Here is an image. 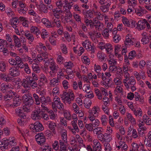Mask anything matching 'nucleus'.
<instances>
[{"label":"nucleus","instance_id":"f257e3e1","mask_svg":"<svg viewBox=\"0 0 151 151\" xmlns=\"http://www.w3.org/2000/svg\"><path fill=\"white\" fill-rule=\"evenodd\" d=\"M60 96L64 102L68 104H70L71 101L74 99L73 93L69 91H64L63 94Z\"/></svg>","mask_w":151,"mask_h":151},{"label":"nucleus","instance_id":"f03ea898","mask_svg":"<svg viewBox=\"0 0 151 151\" xmlns=\"http://www.w3.org/2000/svg\"><path fill=\"white\" fill-rule=\"evenodd\" d=\"M54 102L52 103V106L53 109L57 108L60 110H63L64 106L61 103L60 99L58 96H55L54 99Z\"/></svg>","mask_w":151,"mask_h":151},{"label":"nucleus","instance_id":"7ed1b4c3","mask_svg":"<svg viewBox=\"0 0 151 151\" xmlns=\"http://www.w3.org/2000/svg\"><path fill=\"white\" fill-rule=\"evenodd\" d=\"M22 98L25 105L28 107H31L34 104V102L32 96H27V94L23 95Z\"/></svg>","mask_w":151,"mask_h":151},{"label":"nucleus","instance_id":"20e7f679","mask_svg":"<svg viewBox=\"0 0 151 151\" xmlns=\"http://www.w3.org/2000/svg\"><path fill=\"white\" fill-rule=\"evenodd\" d=\"M42 111L40 109L34 110L32 113L31 117L34 120H39L42 117Z\"/></svg>","mask_w":151,"mask_h":151},{"label":"nucleus","instance_id":"39448f33","mask_svg":"<svg viewBox=\"0 0 151 151\" xmlns=\"http://www.w3.org/2000/svg\"><path fill=\"white\" fill-rule=\"evenodd\" d=\"M122 22L125 26L132 28L134 27L137 24L135 21L128 19L124 17H122Z\"/></svg>","mask_w":151,"mask_h":151},{"label":"nucleus","instance_id":"423d86ee","mask_svg":"<svg viewBox=\"0 0 151 151\" xmlns=\"http://www.w3.org/2000/svg\"><path fill=\"white\" fill-rule=\"evenodd\" d=\"M99 140L103 143H109L112 139L111 135L106 133H102L98 138Z\"/></svg>","mask_w":151,"mask_h":151},{"label":"nucleus","instance_id":"0eeeda50","mask_svg":"<svg viewBox=\"0 0 151 151\" xmlns=\"http://www.w3.org/2000/svg\"><path fill=\"white\" fill-rule=\"evenodd\" d=\"M1 90L3 93H8L12 91L13 86L11 84H2L1 85Z\"/></svg>","mask_w":151,"mask_h":151},{"label":"nucleus","instance_id":"6e6552de","mask_svg":"<svg viewBox=\"0 0 151 151\" xmlns=\"http://www.w3.org/2000/svg\"><path fill=\"white\" fill-rule=\"evenodd\" d=\"M135 42L134 38L129 35H127L126 37L125 41L124 42V44L126 46L129 47L130 45H133Z\"/></svg>","mask_w":151,"mask_h":151},{"label":"nucleus","instance_id":"1a4fd4ad","mask_svg":"<svg viewBox=\"0 0 151 151\" xmlns=\"http://www.w3.org/2000/svg\"><path fill=\"white\" fill-rule=\"evenodd\" d=\"M35 137L36 141L39 144L42 145L45 142V135L42 132L37 134Z\"/></svg>","mask_w":151,"mask_h":151},{"label":"nucleus","instance_id":"9d476101","mask_svg":"<svg viewBox=\"0 0 151 151\" xmlns=\"http://www.w3.org/2000/svg\"><path fill=\"white\" fill-rule=\"evenodd\" d=\"M22 86L24 88L28 89L30 88L31 86V83L33 82L32 79H31L30 77L24 79L22 80Z\"/></svg>","mask_w":151,"mask_h":151},{"label":"nucleus","instance_id":"9b49d317","mask_svg":"<svg viewBox=\"0 0 151 151\" xmlns=\"http://www.w3.org/2000/svg\"><path fill=\"white\" fill-rule=\"evenodd\" d=\"M142 38L141 41L143 44H146L148 43L151 39V35L145 32L142 33Z\"/></svg>","mask_w":151,"mask_h":151},{"label":"nucleus","instance_id":"f8f14e48","mask_svg":"<svg viewBox=\"0 0 151 151\" xmlns=\"http://www.w3.org/2000/svg\"><path fill=\"white\" fill-rule=\"evenodd\" d=\"M9 74L13 77L17 76L20 74V71L19 69L15 66L9 69Z\"/></svg>","mask_w":151,"mask_h":151},{"label":"nucleus","instance_id":"ddd939ff","mask_svg":"<svg viewBox=\"0 0 151 151\" xmlns=\"http://www.w3.org/2000/svg\"><path fill=\"white\" fill-rule=\"evenodd\" d=\"M4 96V99L6 101L10 100L17 96V94L16 92L13 91L8 92Z\"/></svg>","mask_w":151,"mask_h":151},{"label":"nucleus","instance_id":"4468645a","mask_svg":"<svg viewBox=\"0 0 151 151\" xmlns=\"http://www.w3.org/2000/svg\"><path fill=\"white\" fill-rule=\"evenodd\" d=\"M123 83L126 88L128 89L130 86H133V85H135L136 81L133 77L130 76V79L127 81L124 82Z\"/></svg>","mask_w":151,"mask_h":151},{"label":"nucleus","instance_id":"2eb2a0df","mask_svg":"<svg viewBox=\"0 0 151 151\" xmlns=\"http://www.w3.org/2000/svg\"><path fill=\"white\" fill-rule=\"evenodd\" d=\"M43 129L44 128L42 124L39 122L37 121L35 122V129L33 132H41Z\"/></svg>","mask_w":151,"mask_h":151},{"label":"nucleus","instance_id":"dca6fc26","mask_svg":"<svg viewBox=\"0 0 151 151\" xmlns=\"http://www.w3.org/2000/svg\"><path fill=\"white\" fill-rule=\"evenodd\" d=\"M40 104L41 103L42 104L46 106L48 102H50L51 101L50 98L49 96H47L45 98L44 96H42L40 97Z\"/></svg>","mask_w":151,"mask_h":151},{"label":"nucleus","instance_id":"f3484780","mask_svg":"<svg viewBox=\"0 0 151 151\" xmlns=\"http://www.w3.org/2000/svg\"><path fill=\"white\" fill-rule=\"evenodd\" d=\"M60 82L59 76H57V78H54L50 80V85L52 86H56L59 85Z\"/></svg>","mask_w":151,"mask_h":151},{"label":"nucleus","instance_id":"a211bd4d","mask_svg":"<svg viewBox=\"0 0 151 151\" xmlns=\"http://www.w3.org/2000/svg\"><path fill=\"white\" fill-rule=\"evenodd\" d=\"M93 132L94 134L97 135V138H98L100 137V134L103 133L104 129L101 127H97L94 129Z\"/></svg>","mask_w":151,"mask_h":151},{"label":"nucleus","instance_id":"6ab92c4d","mask_svg":"<svg viewBox=\"0 0 151 151\" xmlns=\"http://www.w3.org/2000/svg\"><path fill=\"white\" fill-rule=\"evenodd\" d=\"M30 31L33 33L38 38L39 35L40 34L41 32L39 29L36 27L32 26L31 27Z\"/></svg>","mask_w":151,"mask_h":151},{"label":"nucleus","instance_id":"aec40b11","mask_svg":"<svg viewBox=\"0 0 151 151\" xmlns=\"http://www.w3.org/2000/svg\"><path fill=\"white\" fill-rule=\"evenodd\" d=\"M48 127L52 131V132L54 134L56 133L55 127L56 126V124L55 122L50 121L48 122Z\"/></svg>","mask_w":151,"mask_h":151},{"label":"nucleus","instance_id":"412c9836","mask_svg":"<svg viewBox=\"0 0 151 151\" xmlns=\"http://www.w3.org/2000/svg\"><path fill=\"white\" fill-rule=\"evenodd\" d=\"M49 68L51 70L57 72L59 70V67L53 61L50 62L49 65Z\"/></svg>","mask_w":151,"mask_h":151},{"label":"nucleus","instance_id":"4be33fe9","mask_svg":"<svg viewBox=\"0 0 151 151\" xmlns=\"http://www.w3.org/2000/svg\"><path fill=\"white\" fill-rule=\"evenodd\" d=\"M94 15L96 16V17L94 19L100 20H102L103 19L104 15L102 14L100 12L97 11L93 10Z\"/></svg>","mask_w":151,"mask_h":151},{"label":"nucleus","instance_id":"5701e85b","mask_svg":"<svg viewBox=\"0 0 151 151\" xmlns=\"http://www.w3.org/2000/svg\"><path fill=\"white\" fill-rule=\"evenodd\" d=\"M82 82L79 80L78 81L77 83L76 81H73L72 84V86L74 89L77 90L79 87L80 89H81L82 88Z\"/></svg>","mask_w":151,"mask_h":151},{"label":"nucleus","instance_id":"b1692460","mask_svg":"<svg viewBox=\"0 0 151 151\" xmlns=\"http://www.w3.org/2000/svg\"><path fill=\"white\" fill-rule=\"evenodd\" d=\"M93 21L94 22L95 27L99 31H101L103 27V24L98 20H96L95 19H93Z\"/></svg>","mask_w":151,"mask_h":151},{"label":"nucleus","instance_id":"393cba45","mask_svg":"<svg viewBox=\"0 0 151 151\" xmlns=\"http://www.w3.org/2000/svg\"><path fill=\"white\" fill-rule=\"evenodd\" d=\"M13 99L14 101L12 105L14 108L19 106L21 104V100L17 96L14 98Z\"/></svg>","mask_w":151,"mask_h":151},{"label":"nucleus","instance_id":"a878e982","mask_svg":"<svg viewBox=\"0 0 151 151\" xmlns=\"http://www.w3.org/2000/svg\"><path fill=\"white\" fill-rule=\"evenodd\" d=\"M145 22L143 19L139 20L137 23V26L139 30H143L145 27Z\"/></svg>","mask_w":151,"mask_h":151},{"label":"nucleus","instance_id":"bb28decb","mask_svg":"<svg viewBox=\"0 0 151 151\" xmlns=\"http://www.w3.org/2000/svg\"><path fill=\"white\" fill-rule=\"evenodd\" d=\"M60 135L62 140L67 143V131L65 129H63L60 132Z\"/></svg>","mask_w":151,"mask_h":151},{"label":"nucleus","instance_id":"cd10ccee","mask_svg":"<svg viewBox=\"0 0 151 151\" xmlns=\"http://www.w3.org/2000/svg\"><path fill=\"white\" fill-rule=\"evenodd\" d=\"M14 40V46L16 47H20L21 46V43L19 39L16 35H13Z\"/></svg>","mask_w":151,"mask_h":151},{"label":"nucleus","instance_id":"c85d7f7f","mask_svg":"<svg viewBox=\"0 0 151 151\" xmlns=\"http://www.w3.org/2000/svg\"><path fill=\"white\" fill-rule=\"evenodd\" d=\"M15 111L16 114L19 116L22 117L23 118H26L27 116L25 114L23 113L22 108L18 107L16 109Z\"/></svg>","mask_w":151,"mask_h":151},{"label":"nucleus","instance_id":"c756f323","mask_svg":"<svg viewBox=\"0 0 151 151\" xmlns=\"http://www.w3.org/2000/svg\"><path fill=\"white\" fill-rule=\"evenodd\" d=\"M7 143L9 147H15L17 145V142L15 138L12 137L10 139V137L8 140Z\"/></svg>","mask_w":151,"mask_h":151},{"label":"nucleus","instance_id":"7c9ffc66","mask_svg":"<svg viewBox=\"0 0 151 151\" xmlns=\"http://www.w3.org/2000/svg\"><path fill=\"white\" fill-rule=\"evenodd\" d=\"M60 151H67V146L65 144L66 142H63L61 139L59 140Z\"/></svg>","mask_w":151,"mask_h":151},{"label":"nucleus","instance_id":"2f4dec72","mask_svg":"<svg viewBox=\"0 0 151 151\" xmlns=\"http://www.w3.org/2000/svg\"><path fill=\"white\" fill-rule=\"evenodd\" d=\"M126 116L128 120L132 124H136V120L133 117L132 114L128 112L126 113Z\"/></svg>","mask_w":151,"mask_h":151},{"label":"nucleus","instance_id":"473e14b6","mask_svg":"<svg viewBox=\"0 0 151 151\" xmlns=\"http://www.w3.org/2000/svg\"><path fill=\"white\" fill-rule=\"evenodd\" d=\"M135 99L136 101H139L141 104H143L144 102L143 96L139 94L137 92H135Z\"/></svg>","mask_w":151,"mask_h":151},{"label":"nucleus","instance_id":"72a5a7b5","mask_svg":"<svg viewBox=\"0 0 151 151\" xmlns=\"http://www.w3.org/2000/svg\"><path fill=\"white\" fill-rule=\"evenodd\" d=\"M100 108L99 106H95L92 108L90 114L93 115H95L97 116L100 111Z\"/></svg>","mask_w":151,"mask_h":151},{"label":"nucleus","instance_id":"f704fd0d","mask_svg":"<svg viewBox=\"0 0 151 151\" xmlns=\"http://www.w3.org/2000/svg\"><path fill=\"white\" fill-rule=\"evenodd\" d=\"M52 24H55L58 28H62V26L61 23V21L58 18H55L52 22Z\"/></svg>","mask_w":151,"mask_h":151},{"label":"nucleus","instance_id":"c9c22d12","mask_svg":"<svg viewBox=\"0 0 151 151\" xmlns=\"http://www.w3.org/2000/svg\"><path fill=\"white\" fill-rule=\"evenodd\" d=\"M93 143L97 150L99 151H101V150L102 148L101 145L97 139L93 140Z\"/></svg>","mask_w":151,"mask_h":151},{"label":"nucleus","instance_id":"e433bc0d","mask_svg":"<svg viewBox=\"0 0 151 151\" xmlns=\"http://www.w3.org/2000/svg\"><path fill=\"white\" fill-rule=\"evenodd\" d=\"M24 35L29 40H30L31 42L34 41V38L33 35L29 32H25L24 33Z\"/></svg>","mask_w":151,"mask_h":151},{"label":"nucleus","instance_id":"4c0bfd02","mask_svg":"<svg viewBox=\"0 0 151 151\" xmlns=\"http://www.w3.org/2000/svg\"><path fill=\"white\" fill-rule=\"evenodd\" d=\"M32 67L33 70L36 73H39L40 71V68L38 65L35 63L32 64Z\"/></svg>","mask_w":151,"mask_h":151},{"label":"nucleus","instance_id":"58836bf2","mask_svg":"<svg viewBox=\"0 0 151 151\" xmlns=\"http://www.w3.org/2000/svg\"><path fill=\"white\" fill-rule=\"evenodd\" d=\"M100 8L101 10L104 13L107 12L109 10L108 4H104V5L101 6Z\"/></svg>","mask_w":151,"mask_h":151},{"label":"nucleus","instance_id":"ea45409f","mask_svg":"<svg viewBox=\"0 0 151 151\" xmlns=\"http://www.w3.org/2000/svg\"><path fill=\"white\" fill-rule=\"evenodd\" d=\"M101 124L104 126L106 125L108 120V118L107 116L105 115L102 116L101 118Z\"/></svg>","mask_w":151,"mask_h":151},{"label":"nucleus","instance_id":"a19ab883","mask_svg":"<svg viewBox=\"0 0 151 151\" xmlns=\"http://www.w3.org/2000/svg\"><path fill=\"white\" fill-rule=\"evenodd\" d=\"M88 51H91V53H94L95 52V47L94 46H92L91 45L90 42L87 43V45L85 48Z\"/></svg>","mask_w":151,"mask_h":151},{"label":"nucleus","instance_id":"79ce46f5","mask_svg":"<svg viewBox=\"0 0 151 151\" xmlns=\"http://www.w3.org/2000/svg\"><path fill=\"white\" fill-rule=\"evenodd\" d=\"M132 111L136 116H142V111L140 109H133Z\"/></svg>","mask_w":151,"mask_h":151},{"label":"nucleus","instance_id":"37998d69","mask_svg":"<svg viewBox=\"0 0 151 151\" xmlns=\"http://www.w3.org/2000/svg\"><path fill=\"white\" fill-rule=\"evenodd\" d=\"M19 22V21L18 18L17 17L13 18L12 20L11 21L12 26L14 28L17 27L16 25L18 24Z\"/></svg>","mask_w":151,"mask_h":151},{"label":"nucleus","instance_id":"c03bdc74","mask_svg":"<svg viewBox=\"0 0 151 151\" xmlns=\"http://www.w3.org/2000/svg\"><path fill=\"white\" fill-rule=\"evenodd\" d=\"M39 6L41 12L44 13H47L48 12L47 8L44 4H41Z\"/></svg>","mask_w":151,"mask_h":151},{"label":"nucleus","instance_id":"a18cd8bd","mask_svg":"<svg viewBox=\"0 0 151 151\" xmlns=\"http://www.w3.org/2000/svg\"><path fill=\"white\" fill-rule=\"evenodd\" d=\"M33 96L35 99V104L37 105H40V97H39L38 95L36 93H34Z\"/></svg>","mask_w":151,"mask_h":151},{"label":"nucleus","instance_id":"49530a36","mask_svg":"<svg viewBox=\"0 0 151 151\" xmlns=\"http://www.w3.org/2000/svg\"><path fill=\"white\" fill-rule=\"evenodd\" d=\"M105 49L108 54L111 53L113 50V48L111 45L110 43H106Z\"/></svg>","mask_w":151,"mask_h":151},{"label":"nucleus","instance_id":"de8ad7c7","mask_svg":"<svg viewBox=\"0 0 151 151\" xmlns=\"http://www.w3.org/2000/svg\"><path fill=\"white\" fill-rule=\"evenodd\" d=\"M107 28H105L102 32V35L105 38H108L109 37V31Z\"/></svg>","mask_w":151,"mask_h":151},{"label":"nucleus","instance_id":"09e8293b","mask_svg":"<svg viewBox=\"0 0 151 151\" xmlns=\"http://www.w3.org/2000/svg\"><path fill=\"white\" fill-rule=\"evenodd\" d=\"M28 10L27 7H24V8H18V13L21 14L25 15L26 14V12Z\"/></svg>","mask_w":151,"mask_h":151},{"label":"nucleus","instance_id":"8fccbe9b","mask_svg":"<svg viewBox=\"0 0 151 151\" xmlns=\"http://www.w3.org/2000/svg\"><path fill=\"white\" fill-rule=\"evenodd\" d=\"M122 91L123 89L120 86H117L115 88L114 92L116 95H117L119 93H122Z\"/></svg>","mask_w":151,"mask_h":151},{"label":"nucleus","instance_id":"3c124183","mask_svg":"<svg viewBox=\"0 0 151 151\" xmlns=\"http://www.w3.org/2000/svg\"><path fill=\"white\" fill-rule=\"evenodd\" d=\"M94 91L98 98L100 100L102 98V93L99 91V89L97 88H95Z\"/></svg>","mask_w":151,"mask_h":151},{"label":"nucleus","instance_id":"603ef678","mask_svg":"<svg viewBox=\"0 0 151 151\" xmlns=\"http://www.w3.org/2000/svg\"><path fill=\"white\" fill-rule=\"evenodd\" d=\"M77 120L73 121L71 122L72 124L74 129L76 131V132H79V130L77 125Z\"/></svg>","mask_w":151,"mask_h":151},{"label":"nucleus","instance_id":"864d4df0","mask_svg":"<svg viewBox=\"0 0 151 151\" xmlns=\"http://www.w3.org/2000/svg\"><path fill=\"white\" fill-rule=\"evenodd\" d=\"M53 148L55 150L57 151L59 150L60 145L59 142L57 140H55L52 144Z\"/></svg>","mask_w":151,"mask_h":151},{"label":"nucleus","instance_id":"5fc2aeb1","mask_svg":"<svg viewBox=\"0 0 151 151\" xmlns=\"http://www.w3.org/2000/svg\"><path fill=\"white\" fill-rule=\"evenodd\" d=\"M16 63L15 67L17 68L18 69H19V68L21 69L24 68L25 65V63H24L23 62H17Z\"/></svg>","mask_w":151,"mask_h":151},{"label":"nucleus","instance_id":"6e6d98bb","mask_svg":"<svg viewBox=\"0 0 151 151\" xmlns=\"http://www.w3.org/2000/svg\"><path fill=\"white\" fill-rule=\"evenodd\" d=\"M64 117L67 120H70L71 119V114L70 113L67 111H65L64 112Z\"/></svg>","mask_w":151,"mask_h":151},{"label":"nucleus","instance_id":"4d7b16f0","mask_svg":"<svg viewBox=\"0 0 151 151\" xmlns=\"http://www.w3.org/2000/svg\"><path fill=\"white\" fill-rule=\"evenodd\" d=\"M48 34V32L45 29H42L41 35L43 39H45L46 37H47Z\"/></svg>","mask_w":151,"mask_h":151},{"label":"nucleus","instance_id":"13d9d810","mask_svg":"<svg viewBox=\"0 0 151 151\" xmlns=\"http://www.w3.org/2000/svg\"><path fill=\"white\" fill-rule=\"evenodd\" d=\"M85 127L86 129L89 131H92L93 130V127L91 123H90L88 124H85Z\"/></svg>","mask_w":151,"mask_h":151},{"label":"nucleus","instance_id":"bf43d9fd","mask_svg":"<svg viewBox=\"0 0 151 151\" xmlns=\"http://www.w3.org/2000/svg\"><path fill=\"white\" fill-rule=\"evenodd\" d=\"M0 46L8 47L9 44L6 40L0 39Z\"/></svg>","mask_w":151,"mask_h":151},{"label":"nucleus","instance_id":"052dcab7","mask_svg":"<svg viewBox=\"0 0 151 151\" xmlns=\"http://www.w3.org/2000/svg\"><path fill=\"white\" fill-rule=\"evenodd\" d=\"M141 11L138 9H137L135 10L136 13V14L140 16H142V13L143 14H145L146 12V11L144 9H142L140 8Z\"/></svg>","mask_w":151,"mask_h":151},{"label":"nucleus","instance_id":"680f3d73","mask_svg":"<svg viewBox=\"0 0 151 151\" xmlns=\"http://www.w3.org/2000/svg\"><path fill=\"white\" fill-rule=\"evenodd\" d=\"M73 16L74 19L77 22L81 23V17L78 14L74 13Z\"/></svg>","mask_w":151,"mask_h":151},{"label":"nucleus","instance_id":"e2e57ef3","mask_svg":"<svg viewBox=\"0 0 151 151\" xmlns=\"http://www.w3.org/2000/svg\"><path fill=\"white\" fill-rule=\"evenodd\" d=\"M100 123V122L99 120L97 119H96L93 121L91 124L93 126V127H96L99 125Z\"/></svg>","mask_w":151,"mask_h":151},{"label":"nucleus","instance_id":"0e129e2a","mask_svg":"<svg viewBox=\"0 0 151 151\" xmlns=\"http://www.w3.org/2000/svg\"><path fill=\"white\" fill-rule=\"evenodd\" d=\"M24 71L27 74H29L31 73V70L30 69L27 63H25V65L24 68Z\"/></svg>","mask_w":151,"mask_h":151},{"label":"nucleus","instance_id":"69168bd1","mask_svg":"<svg viewBox=\"0 0 151 151\" xmlns=\"http://www.w3.org/2000/svg\"><path fill=\"white\" fill-rule=\"evenodd\" d=\"M136 52L134 50H132L129 53L128 58L129 59L131 60L136 56Z\"/></svg>","mask_w":151,"mask_h":151},{"label":"nucleus","instance_id":"338daca9","mask_svg":"<svg viewBox=\"0 0 151 151\" xmlns=\"http://www.w3.org/2000/svg\"><path fill=\"white\" fill-rule=\"evenodd\" d=\"M93 10L92 11H91V10H88L86 12V16L87 17H90V18H92L93 17Z\"/></svg>","mask_w":151,"mask_h":151},{"label":"nucleus","instance_id":"774afa93","mask_svg":"<svg viewBox=\"0 0 151 151\" xmlns=\"http://www.w3.org/2000/svg\"><path fill=\"white\" fill-rule=\"evenodd\" d=\"M61 49L63 52L66 54L67 53V48L64 44H62L61 45Z\"/></svg>","mask_w":151,"mask_h":151}]
</instances>
